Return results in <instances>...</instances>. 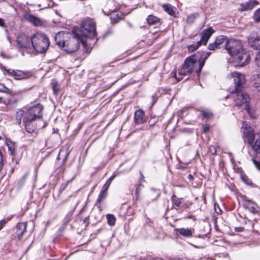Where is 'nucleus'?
<instances>
[{"mask_svg": "<svg viewBox=\"0 0 260 260\" xmlns=\"http://www.w3.org/2000/svg\"><path fill=\"white\" fill-rule=\"evenodd\" d=\"M209 131V127L208 126H204L203 128V131L205 133H207Z\"/></svg>", "mask_w": 260, "mask_h": 260, "instance_id": "obj_44", "label": "nucleus"}, {"mask_svg": "<svg viewBox=\"0 0 260 260\" xmlns=\"http://www.w3.org/2000/svg\"><path fill=\"white\" fill-rule=\"evenodd\" d=\"M88 218H86L84 219V222H85H85H86L88 221Z\"/></svg>", "mask_w": 260, "mask_h": 260, "instance_id": "obj_48", "label": "nucleus"}, {"mask_svg": "<svg viewBox=\"0 0 260 260\" xmlns=\"http://www.w3.org/2000/svg\"><path fill=\"white\" fill-rule=\"evenodd\" d=\"M31 44L38 53L42 54L48 50L50 42L45 34L37 32L31 37Z\"/></svg>", "mask_w": 260, "mask_h": 260, "instance_id": "obj_4", "label": "nucleus"}, {"mask_svg": "<svg viewBox=\"0 0 260 260\" xmlns=\"http://www.w3.org/2000/svg\"><path fill=\"white\" fill-rule=\"evenodd\" d=\"M34 121V120L26 119V118L23 119V122L25 124L26 131L28 133L32 134L34 133L37 129L36 125L33 123Z\"/></svg>", "mask_w": 260, "mask_h": 260, "instance_id": "obj_17", "label": "nucleus"}, {"mask_svg": "<svg viewBox=\"0 0 260 260\" xmlns=\"http://www.w3.org/2000/svg\"><path fill=\"white\" fill-rule=\"evenodd\" d=\"M199 16L198 13L191 14L187 17L186 21L188 23H192L197 17Z\"/></svg>", "mask_w": 260, "mask_h": 260, "instance_id": "obj_29", "label": "nucleus"}, {"mask_svg": "<svg viewBox=\"0 0 260 260\" xmlns=\"http://www.w3.org/2000/svg\"><path fill=\"white\" fill-rule=\"evenodd\" d=\"M107 219V222L109 225H113L115 222V217L112 214H108L106 216Z\"/></svg>", "mask_w": 260, "mask_h": 260, "instance_id": "obj_28", "label": "nucleus"}, {"mask_svg": "<svg viewBox=\"0 0 260 260\" xmlns=\"http://www.w3.org/2000/svg\"><path fill=\"white\" fill-rule=\"evenodd\" d=\"M218 46L216 45V43L214 42L213 43H211L208 45V49L210 50H214L215 49L218 48Z\"/></svg>", "mask_w": 260, "mask_h": 260, "instance_id": "obj_38", "label": "nucleus"}, {"mask_svg": "<svg viewBox=\"0 0 260 260\" xmlns=\"http://www.w3.org/2000/svg\"><path fill=\"white\" fill-rule=\"evenodd\" d=\"M248 42L252 48L260 49V32L258 34H251L248 38Z\"/></svg>", "mask_w": 260, "mask_h": 260, "instance_id": "obj_12", "label": "nucleus"}, {"mask_svg": "<svg viewBox=\"0 0 260 260\" xmlns=\"http://www.w3.org/2000/svg\"><path fill=\"white\" fill-rule=\"evenodd\" d=\"M141 178H143L144 177V176H143V175L141 173Z\"/></svg>", "mask_w": 260, "mask_h": 260, "instance_id": "obj_50", "label": "nucleus"}, {"mask_svg": "<svg viewBox=\"0 0 260 260\" xmlns=\"http://www.w3.org/2000/svg\"><path fill=\"white\" fill-rule=\"evenodd\" d=\"M147 22L149 25H156L160 22V19L153 15H150L147 18Z\"/></svg>", "mask_w": 260, "mask_h": 260, "instance_id": "obj_22", "label": "nucleus"}, {"mask_svg": "<svg viewBox=\"0 0 260 260\" xmlns=\"http://www.w3.org/2000/svg\"><path fill=\"white\" fill-rule=\"evenodd\" d=\"M26 112L24 111L19 109L16 113V121L17 123L20 124L21 122L22 119H24Z\"/></svg>", "mask_w": 260, "mask_h": 260, "instance_id": "obj_23", "label": "nucleus"}, {"mask_svg": "<svg viewBox=\"0 0 260 260\" xmlns=\"http://www.w3.org/2000/svg\"><path fill=\"white\" fill-rule=\"evenodd\" d=\"M231 94L226 96V98H231L233 100L232 105L234 107H240L244 104H245L246 109L247 112L249 111V102L250 98L249 95L242 91V89L236 90L233 92H230Z\"/></svg>", "mask_w": 260, "mask_h": 260, "instance_id": "obj_6", "label": "nucleus"}, {"mask_svg": "<svg viewBox=\"0 0 260 260\" xmlns=\"http://www.w3.org/2000/svg\"><path fill=\"white\" fill-rule=\"evenodd\" d=\"M210 52H204L201 58L197 59L195 55H192L187 57L182 66L179 70V74L180 75H187L195 71L197 73H200L204 66L206 59L210 55Z\"/></svg>", "mask_w": 260, "mask_h": 260, "instance_id": "obj_3", "label": "nucleus"}, {"mask_svg": "<svg viewBox=\"0 0 260 260\" xmlns=\"http://www.w3.org/2000/svg\"><path fill=\"white\" fill-rule=\"evenodd\" d=\"M176 234H180L185 237H191L192 235V231L188 228H179L175 230Z\"/></svg>", "mask_w": 260, "mask_h": 260, "instance_id": "obj_19", "label": "nucleus"}, {"mask_svg": "<svg viewBox=\"0 0 260 260\" xmlns=\"http://www.w3.org/2000/svg\"><path fill=\"white\" fill-rule=\"evenodd\" d=\"M17 44L21 48H27L30 46L31 38L25 35H22L17 37Z\"/></svg>", "mask_w": 260, "mask_h": 260, "instance_id": "obj_14", "label": "nucleus"}, {"mask_svg": "<svg viewBox=\"0 0 260 260\" xmlns=\"http://www.w3.org/2000/svg\"><path fill=\"white\" fill-rule=\"evenodd\" d=\"M254 86L256 88H260V74L257 75L254 79Z\"/></svg>", "mask_w": 260, "mask_h": 260, "instance_id": "obj_35", "label": "nucleus"}, {"mask_svg": "<svg viewBox=\"0 0 260 260\" xmlns=\"http://www.w3.org/2000/svg\"><path fill=\"white\" fill-rule=\"evenodd\" d=\"M242 128L243 129V137L244 141L252 147V145L254 144L253 142L255 138L253 129L248 123L245 122L243 123Z\"/></svg>", "mask_w": 260, "mask_h": 260, "instance_id": "obj_10", "label": "nucleus"}, {"mask_svg": "<svg viewBox=\"0 0 260 260\" xmlns=\"http://www.w3.org/2000/svg\"><path fill=\"white\" fill-rule=\"evenodd\" d=\"M253 162L255 166V167L258 170H260V162L254 159H252Z\"/></svg>", "mask_w": 260, "mask_h": 260, "instance_id": "obj_40", "label": "nucleus"}, {"mask_svg": "<svg viewBox=\"0 0 260 260\" xmlns=\"http://www.w3.org/2000/svg\"><path fill=\"white\" fill-rule=\"evenodd\" d=\"M201 115L207 119L210 118L212 116V113L209 111H202Z\"/></svg>", "mask_w": 260, "mask_h": 260, "instance_id": "obj_36", "label": "nucleus"}, {"mask_svg": "<svg viewBox=\"0 0 260 260\" xmlns=\"http://www.w3.org/2000/svg\"><path fill=\"white\" fill-rule=\"evenodd\" d=\"M214 32V30L210 27L204 29L201 34L200 40L197 42L195 44L189 45L188 47V50L190 52H193L197 50L202 44L206 45Z\"/></svg>", "mask_w": 260, "mask_h": 260, "instance_id": "obj_7", "label": "nucleus"}, {"mask_svg": "<svg viewBox=\"0 0 260 260\" xmlns=\"http://www.w3.org/2000/svg\"><path fill=\"white\" fill-rule=\"evenodd\" d=\"M253 18L255 22H260V8L255 11L253 15Z\"/></svg>", "mask_w": 260, "mask_h": 260, "instance_id": "obj_34", "label": "nucleus"}, {"mask_svg": "<svg viewBox=\"0 0 260 260\" xmlns=\"http://www.w3.org/2000/svg\"><path fill=\"white\" fill-rule=\"evenodd\" d=\"M68 183H69V181L67 182H66L64 183H62L61 185L60 188H59L60 192L63 191L66 188L67 186H68Z\"/></svg>", "mask_w": 260, "mask_h": 260, "instance_id": "obj_39", "label": "nucleus"}, {"mask_svg": "<svg viewBox=\"0 0 260 260\" xmlns=\"http://www.w3.org/2000/svg\"><path fill=\"white\" fill-rule=\"evenodd\" d=\"M177 260H180V259H177Z\"/></svg>", "mask_w": 260, "mask_h": 260, "instance_id": "obj_52", "label": "nucleus"}, {"mask_svg": "<svg viewBox=\"0 0 260 260\" xmlns=\"http://www.w3.org/2000/svg\"><path fill=\"white\" fill-rule=\"evenodd\" d=\"M43 107L42 105L38 104L35 106L30 108L26 112L24 118L29 120H35L39 119L43 115L42 110Z\"/></svg>", "mask_w": 260, "mask_h": 260, "instance_id": "obj_9", "label": "nucleus"}, {"mask_svg": "<svg viewBox=\"0 0 260 260\" xmlns=\"http://www.w3.org/2000/svg\"><path fill=\"white\" fill-rule=\"evenodd\" d=\"M6 72L8 75L13 77L16 80L25 79L31 76V74L29 72H24L18 70L7 69L6 70Z\"/></svg>", "mask_w": 260, "mask_h": 260, "instance_id": "obj_11", "label": "nucleus"}, {"mask_svg": "<svg viewBox=\"0 0 260 260\" xmlns=\"http://www.w3.org/2000/svg\"><path fill=\"white\" fill-rule=\"evenodd\" d=\"M115 175H113L111 177H110L108 180L106 181V183L104 185L102 188L104 189L105 190H108L111 183L112 182V180L114 179V178L115 177Z\"/></svg>", "mask_w": 260, "mask_h": 260, "instance_id": "obj_32", "label": "nucleus"}, {"mask_svg": "<svg viewBox=\"0 0 260 260\" xmlns=\"http://www.w3.org/2000/svg\"><path fill=\"white\" fill-rule=\"evenodd\" d=\"M227 40H229V39L226 37L225 36L220 35L216 38L214 42L216 43V45H217L218 47L220 48V46L221 45L224 43H225V44H226Z\"/></svg>", "mask_w": 260, "mask_h": 260, "instance_id": "obj_24", "label": "nucleus"}, {"mask_svg": "<svg viewBox=\"0 0 260 260\" xmlns=\"http://www.w3.org/2000/svg\"><path fill=\"white\" fill-rule=\"evenodd\" d=\"M11 92L12 91L9 88L6 87L4 84H0V92L11 94Z\"/></svg>", "mask_w": 260, "mask_h": 260, "instance_id": "obj_33", "label": "nucleus"}, {"mask_svg": "<svg viewBox=\"0 0 260 260\" xmlns=\"http://www.w3.org/2000/svg\"><path fill=\"white\" fill-rule=\"evenodd\" d=\"M52 89L55 94H57L60 90V86L55 80H52L51 82Z\"/></svg>", "mask_w": 260, "mask_h": 260, "instance_id": "obj_26", "label": "nucleus"}, {"mask_svg": "<svg viewBox=\"0 0 260 260\" xmlns=\"http://www.w3.org/2000/svg\"><path fill=\"white\" fill-rule=\"evenodd\" d=\"M107 196V190H105L104 189L102 188V190L101 191V192L100 193V194L99 196L98 199L96 201V206H98V208L100 209V210H101V203L106 199Z\"/></svg>", "mask_w": 260, "mask_h": 260, "instance_id": "obj_20", "label": "nucleus"}, {"mask_svg": "<svg viewBox=\"0 0 260 260\" xmlns=\"http://www.w3.org/2000/svg\"><path fill=\"white\" fill-rule=\"evenodd\" d=\"M151 260H162V259L160 257H156L151 259Z\"/></svg>", "mask_w": 260, "mask_h": 260, "instance_id": "obj_46", "label": "nucleus"}, {"mask_svg": "<svg viewBox=\"0 0 260 260\" xmlns=\"http://www.w3.org/2000/svg\"><path fill=\"white\" fill-rule=\"evenodd\" d=\"M0 27H5V23L4 20L0 18Z\"/></svg>", "mask_w": 260, "mask_h": 260, "instance_id": "obj_42", "label": "nucleus"}, {"mask_svg": "<svg viewBox=\"0 0 260 260\" xmlns=\"http://www.w3.org/2000/svg\"><path fill=\"white\" fill-rule=\"evenodd\" d=\"M225 49L237 66L243 67L249 63L250 55L244 49L240 41L229 39L226 41Z\"/></svg>", "mask_w": 260, "mask_h": 260, "instance_id": "obj_1", "label": "nucleus"}, {"mask_svg": "<svg viewBox=\"0 0 260 260\" xmlns=\"http://www.w3.org/2000/svg\"><path fill=\"white\" fill-rule=\"evenodd\" d=\"M73 30L78 32L82 38V37L93 38L96 36L95 23L91 19H86L83 21L80 28L74 27Z\"/></svg>", "mask_w": 260, "mask_h": 260, "instance_id": "obj_5", "label": "nucleus"}, {"mask_svg": "<svg viewBox=\"0 0 260 260\" xmlns=\"http://www.w3.org/2000/svg\"><path fill=\"white\" fill-rule=\"evenodd\" d=\"M62 152V151L61 150H60V152H59V155H60L61 153Z\"/></svg>", "mask_w": 260, "mask_h": 260, "instance_id": "obj_49", "label": "nucleus"}, {"mask_svg": "<svg viewBox=\"0 0 260 260\" xmlns=\"http://www.w3.org/2000/svg\"><path fill=\"white\" fill-rule=\"evenodd\" d=\"M7 145L8 146V149L11 152V154L13 155L15 154V144L12 142H7Z\"/></svg>", "mask_w": 260, "mask_h": 260, "instance_id": "obj_30", "label": "nucleus"}, {"mask_svg": "<svg viewBox=\"0 0 260 260\" xmlns=\"http://www.w3.org/2000/svg\"><path fill=\"white\" fill-rule=\"evenodd\" d=\"M140 190H141V185L140 184L137 186L136 189V194H137V196H138V194L140 192Z\"/></svg>", "mask_w": 260, "mask_h": 260, "instance_id": "obj_41", "label": "nucleus"}, {"mask_svg": "<svg viewBox=\"0 0 260 260\" xmlns=\"http://www.w3.org/2000/svg\"><path fill=\"white\" fill-rule=\"evenodd\" d=\"M134 121L137 124H141L145 121L144 112L142 109H140L135 111Z\"/></svg>", "mask_w": 260, "mask_h": 260, "instance_id": "obj_16", "label": "nucleus"}, {"mask_svg": "<svg viewBox=\"0 0 260 260\" xmlns=\"http://www.w3.org/2000/svg\"><path fill=\"white\" fill-rule=\"evenodd\" d=\"M171 200L174 205L179 207L181 204V199L177 198L175 194L172 196Z\"/></svg>", "mask_w": 260, "mask_h": 260, "instance_id": "obj_31", "label": "nucleus"}, {"mask_svg": "<svg viewBox=\"0 0 260 260\" xmlns=\"http://www.w3.org/2000/svg\"><path fill=\"white\" fill-rule=\"evenodd\" d=\"M253 150L257 153L260 154V133L258 138L256 139L253 145H252Z\"/></svg>", "mask_w": 260, "mask_h": 260, "instance_id": "obj_27", "label": "nucleus"}, {"mask_svg": "<svg viewBox=\"0 0 260 260\" xmlns=\"http://www.w3.org/2000/svg\"><path fill=\"white\" fill-rule=\"evenodd\" d=\"M72 30V33L59 32L55 37L56 44L68 53L76 51L82 42L84 44L83 39L78 32Z\"/></svg>", "mask_w": 260, "mask_h": 260, "instance_id": "obj_2", "label": "nucleus"}, {"mask_svg": "<svg viewBox=\"0 0 260 260\" xmlns=\"http://www.w3.org/2000/svg\"><path fill=\"white\" fill-rule=\"evenodd\" d=\"M229 78H233L235 84L234 87H230L229 91L233 92L236 90L242 89V85L245 83L244 75L238 72H234L228 76Z\"/></svg>", "mask_w": 260, "mask_h": 260, "instance_id": "obj_8", "label": "nucleus"}, {"mask_svg": "<svg viewBox=\"0 0 260 260\" xmlns=\"http://www.w3.org/2000/svg\"><path fill=\"white\" fill-rule=\"evenodd\" d=\"M27 223L26 222L18 223L16 226V234L18 238L20 240L26 231Z\"/></svg>", "mask_w": 260, "mask_h": 260, "instance_id": "obj_15", "label": "nucleus"}, {"mask_svg": "<svg viewBox=\"0 0 260 260\" xmlns=\"http://www.w3.org/2000/svg\"><path fill=\"white\" fill-rule=\"evenodd\" d=\"M258 4V2L256 0H249L245 4H241V11L251 10Z\"/></svg>", "mask_w": 260, "mask_h": 260, "instance_id": "obj_18", "label": "nucleus"}, {"mask_svg": "<svg viewBox=\"0 0 260 260\" xmlns=\"http://www.w3.org/2000/svg\"><path fill=\"white\" fill-rule=\"evenodd\" d=\"M210 149L212 154H215L216 153V150L214 147L210 148Z\"/></svg>", "mask_w": 260, "mask_h": 260, "instance_id": "obj_45", "label": "nucleus"}, {"mask_svg": "<svg viewBox=\"0 0 260 260\" xmlns=\"http://www.w3.org/2000/svg\"><path fill=\"white\" fill-rule=\"evenodd\" d=\"M188 178L190 180L192 179L193 178V177L191 175L189 174L188 176Z\"/></svg>", "mask_w": 260, "mask_h": 260, "instance_id": "obj_47", "label": "nucleus"}, {"mask_svg": "<svg viewBox=\"0 0 260 260\" xmlns=\"http://www.w3.org/2000/svg\"><path fill=\"white\" fill-rule=\"evenodd\" d=\"M26 19L36 26H39L42 24L41 20L38 17L32 15H28L26 16Z\"/></svg>", "mask_w": 260, "mask_h": 260, "instance_id": "obj_21", "label": "nucleus"}, {"mask_svg": "<svg viewBox=\"0 0 260 260\" xmlns=\"http://www.w3.org/2000/svg\"><path fill=\"white\" fill-rule=\"evenodd\" d=\"M164 10L171 16L175 15V12L173 7L170 4H166L163 5Z\"/></svg>", "mask_w": 260, "mask_h": 260, "instance_id": "obj_25", "label": "nucleus"}, {"mask_svg": "<svg viewBox=\"0 0 260 260\" xmlns=\"http://www.w3.org/2000/svg\"><path fill=\"white\" fill-rule=\"evenodd\" d=\"M2 100V98L0 97V103L1 102Z\"/></svg>", "mask_w": 260, "mask_h": 260, "instance_id": "obj_51", "label": "nucleus"}, {"mask_svg": "<svg viewBox=\"0 0 260 260\" xmlns=\"http://www.w3.org/2000/svg\"><path fill=\"white\" fill-rule=\"evenodd\" d=\"M6 223V220H2L0 221V230L3 228V226Z\"/></svg>", "mask_w": 260, "mask_h": 260, "instance_id": "obj_43", "label": "nucleus"}, {"mask_svg": "<svg viewBox=\"0 0 260 260\" xmlns=\"http://www.w3.org/2000/svg\"><path fill=\"white\" fill-rule=\"evenodd\" d=\"M244 207L248 210L250 212L255 213L258 212L259 207L254 202L245 199L243 202Z\"/></svg>", "mask_w": 260, "mask_h": 260, "instance_id": "obj_13", "label": "nucleus"}, {"mask_svg": "<svg viewBox=\"0 0 260 260\" xmlns=\"http://www.w3.org/2000/svg\"><path fill=\"white\" fill-rule=\"evenodd\" d=\"M255 62L257 67L260 69V51L258 52L255 55Z\"/></svg>", "mask_w": 260, "mask_h": 260, "instance_id": "obj_37", "label": "nucleus"}]
</instances>
